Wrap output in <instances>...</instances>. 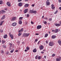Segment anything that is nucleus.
<instances>
[{"label": "nucleus", "mask_w": 61, "mask_h": 61, "mask_svg": "<svg viewBox=\"0 0 61 61\" xmlns=\"http://www.w3.org/2000/svg\"><path fill=\"white\" fill-rule=\"evenodd\" d=\"M29 33H24L23 34V36H25V37H28L29 36Z\"/></svg>", "instance_id": "1"}, {"label": "nucleus", "mask_w": 61, "mask_h": 61, "mask_svg": "<svg viewBox=\"0 0 61 61\" xmlns=\"http://www.w3.org/2000/svg\"><path fill=\"white\" fill-rule=\"evenodd\" d=\"M49 45L50 46H53L54 45V43L52 42H50L49 43Z\"/></svg>", "instance_id": "2"}, {"label": "nucleus", "mask_w": 61, "mask_h": 61, "mask_svg": "<svg viewBox=\"0 0 61 61\" xmlns=\"http://www.w3.org/2000/svg\"><path fill=\"white\" fill-rule=\"evenodd\" d=\"M60 31V30H58V29H56L55 30V33H57V32H59Z\"/></svg>", "instance_id": "3"}, {"label": "nucleus", "mask_w": 61, "mask_h": 61, "mask_svg": "<svg viewBox=\"0 0 61 61\" xmlns=\"http://www.w3.org/2000/svg\"><path fill=\"white\" fill-rule=\"evenodd\" d=\"M61 57L60 56H59V57L58 58H57L56 59V61H60L61 60Z\"/></svg>", "instance_id": "4"}, {"label": "nucleus", "mask_w": 61, "mask_h": 61, "mask_svg": "<svg viewBox=\"0 0 61 61\" xmlns=\"http://www.w3.org/2000/svg\"><path fill=\"white\" fill-rule=\"evenodd\" d=\"M7 5L8 6H11V3L9 2H7L6 3Z\"/></svg>", "instance_id": "5"}, {"label": "nucleus", "mask_w": 61, "mask_h": 61, "mask_svg": "<svg viewBox=\"0 0 61 61\" xmlns=\"http://www.w3.org/2000/svg\"><path fill=\"white\" fill-rule=\"evenodd\" d=\"M39 48L40 50H43V48H44L43 47V46L42 45H41L39 47Z\"/></svg>", "instance_id": "6"}, {"label": "nucleus", "mask_w": 61, "mask_h": 61, "mask_svg": "<svg viewBox=\"0 0 61 61\" xmlns=\"http://www.w3.org/2000/svg\"><path fill=\"white\" fill-rule=\"evenodd\" d=\"M41 27H42V26L41 25H38L37 26V28L38 29H40Z\"/></svg>", "instance_id": "7"}, {"label": "nucleus", "mask_w": 61, "mask_h": 61, "mask_svg": "<svg viewBox=\"0 0 61 61\" xmlns=\"http://www.w3.org/2000/svg\"><path fill=\"white\" fill-rule=\"evenodd\" d=\"M55 26H60L61 25L60 24H57L56 23L55 24Z\"/></svg>", "instance_id": "8"}, {"label": "nucleus", "mask_w": 61, "mask_h": 61, "mask_svg": "<svg viewBox=\"0 0 61 61\" xmlns=\"http://www.w3.org/2000/svg\"><path fill=\"white\" fill-rule=\"evenodd\" d=\"M16 24L17 23L16 22H14L12 23V25L13 26H15L16 25Z\"/></svg>", "instance_id": "9"}, {"label": "nucleus", "mask_w": 61, "mask_h": 61, "mask_svg": "<svg viewBox=\"0 0 61 61\" xmlns=\"http://www.w3.org/2000/svg\"><path fill=\"white\" fill-rule=\"evenodd\" d=\"M9 35H10V37H11V39H13V36H14L12 34L11 35L10 34Z\"/></svg>", "instance_id": "10"}, {"label": "nucleus", "mask_w": 61, "mask_h": 61, "mask_svg": "<svg viewBox=\"0 0 61 61\" xmlns=\"http://www.w3.org/2000/svg\"><path fill=\"white\" fill-rule=\"evenodd\" d=\"M16 17H13L12 18V20L13 21H14L15 20H16Z\"/></svg>", "instance_id": "11"}, {"label": "nucleus", "mask_w": 61, "mask_h": 61, "mask_svg": "<svg viewBox=\"0 0 61 61\" xmlns=\"http://www.w3.org/2000/svg\"><path fill=\"white\" fill-rule=\"evenodd\" d=\"M58 43L59 44V45H61V41L60 40H59L57 41Z\"/></svg>", "instance_id": "12"}, {"label": "nucleus", "mask_w": 61, "mask_h": 61, "mask_svg": "<svg viewBox=\"0 0 61 61\" xmlns=\"http://www.w3.org/2000/svg\"><path fill=\"white\" fill-rule=\"evenodd\" d=\"M27 11H28V9H25L24 11V13L25 14L27 12Z\"/></svg>", "instance_id": "13"}, {"label": "nucleus", "mask_w": 61, "mask_h": 61, "mask_svg": "<svg viewBox=\"0 0 61 61\" xmlns=\"http://www.w3.org/2000/svg\"><path fill=\"white\" fill-rule=\"evenodd\" d=\"M54 5L53 4L51 5V8L52 9H55V7L54 6Z\"/></svg>", "instance_id": "14"}, {"label": "nucleus", "mask_w": 61, "mask_h": 61, "mask_svg": "<svg viewBox=\"0 0 61 61\" xmlns=\"http://www.w3.org/2000/svg\"><path fill=\"white\" fill-rule=\"evenodd\" d=\"M29 6V4H26L24 5L25 7H28Z\"/></svg>", "instance_id": "15"}, {"label": "nucleus", "mask_w": 61, "mask_h": 61, "mask_svg": "<svg viewBox=\"0 0 61 61\" xmlns=\"http://www.w3.org/2000/svg\"><path fill=\"white\" fill-rule=\"evenodd\" d=\"M5 17V15H3L2 16V17L1 18V19H2V20H3V19H4Z\"/></svg>", "instance_id": "16"}, {"label": "nucleus", "mask_w": 61, "mask_h": 61, "mask_svg": "<svg viewBox=\"0 0 61 61\" xmlns=\"http://www.w3.org/2000/svg\"><path fill=\"white\" fill-rule=\"evenodd\" d=\"M56 36L55 35H53L51 37L52 38H53V39H54V38H56Z\"/></svg>", "instance_id": "17"}, {"label": "nucleus", "mask_w": 61, "mask_h": 61, "mask_svg": "<svg viewBox=\"0 0 61 61\" xmlns=\"http://www.w3.org/2000/svg\"><path fill=\"white\" fill-rule=\"evenodd\" d=\"M37 13V11L36 10H33V13L34 14H36Z\"/></svg>", "instance_id": "18"}, {"label": "nucleus", "mask_w": 61, "mask_h": 61, "mask_svg": "<svg viewBox=\"0 0 61 61\" xmlns=\"http://www.w3.org/2000/svg\"><path fill=\"white\" fill-rule=\"evenodd\" d=\"M46 4L47 5H50V3L49 1H47L46 2Z\"/></svg>", "instance_id": "19"}, {"label": "nucleus", "mask_w": 61, "mask_h": 61, "mask_svg": "<svg viewBox=\"0 0 61 61\" xmlns=\"http://www.w3.org/2000/svg\"><path fill=\"white\" fill-rule=\"evenodd\" d=\"M19 6H22V3L20 2L19 4Z\"/></svg>", "instance_id": "20"}, {"label": "nucleus", "mask_w": 61, "mask_h": 61, "mask_svg": "<svg viewBox=\"0 0 61 61\" xmlns=\"http://www.w3.org/2000/svg\"><path fill=\"white\" fill-rule=\"evenodd\" d=\"M42 56H38V60H40V59H41V58H42Z\"/></svg>", "instance_id": "21"}, {"label": "nucleus", "mask_w": 61, "mask_h": 61, "mask_svg": "<svg viewBox=\"0 0 61 61\" xmlns=\"http://www.w3.org/2000/svg\"><path fill=\"white\" fill-rule=\"evenodd\" d=\"M7 36V35L5 34L4 36H3V38H6V37Z\"/></svg>", "instance_id": "22"}, {"label": "nucleus", "mask_w": 61, "mask_h": 61, "mask_svg": "<svg viewBox=\"0 0 61 61\" xmlns=\"http://www.w3.org/2000/svg\"><path fill=\"white\" fill-rule=\"evenodd\" d=\"M29 12V13H31V14L33 13V10H30Z\"/></svg>", "instance_id": "23"}, {"label": "nucleus", "mask_w": 61, "mask_h": 61, "mask_svg": "<svg viewBox=\"0 0 61 61\" xmlns=\"http://www.w3.org/2000/svg\"><path fill=\"white\" fill-rule=\"evenodd\" d=\"M33 52L36 53V49H34L33 51Z\"/></svg>", "instance_id": "24"}, {"label": "nucleus", "mask_w": 61, "mask_h": 61, "mask_svg": "<svg viewBox=\"0 0 61 61\" xmlns=\"http://www.w3.org/2000/svg\"><path fill=\"white\" fill-rule=\"evenodd\" d=\"M1 14H3L4 12L5 13V10H2L1 11Z\"/></svg>", "instance_id": "25"}, {"label": "nucleus", "mask_w": 61, "mask_h": 61, "mask_svg": "<svg viewBox=\"0 0 61 61\" xmlns=\"http://www.w3.org/2000/svg\"><path fill=\"white\" fill-rule=\"evenodd\" d=\"M1 42H2V43L3 44H4L5 42V40H3Z\"/></svg>", "instance_id": "26"}, {"label": "nucleus", "mask_w": 61, "mask_h": 61, "mask_svg": "<svg viewBox=\"0 0 61 61\" xmlns=\"http://www.w3.org/2000/svg\"><path fill=\"white\" fill-rule=\"evenodd\" d=\"M22 22L21 20H19V24L20 25V24H22Z\"/></svg>", "instance_id": "27"}, {"label": "nucleus", "mask_w": 61, "mask_h": 61, "mask_svg": "<svg viewBox=\"0 0 61 61\" xmlns=\"http://www.w3.org/2000/svg\"><path fill=\"white\" fill-rule=\"evenodd\" d=\"M2 46L3 47V48H6V46L5 45H3Z\"/></svg>", "instance_id": "28"}, {"label": "nucleus", "mask_w": 61, "mask_h": 61, "mask_svg": "<svg viewBox=\"0 0 61 61\" xmlns=\"http://www.w3.org/2000/svg\"><path fill=\"white\" fill-rule=\"evenodd\" d=\"M48 34H46L45 35V37H47V36H48Z\"/></svg>", "instance_id": "29"}, {"label": "nucleus", "mask_w": 61, "mask_h": 61, "mask_svg": "<svg viewBox=\"0 0 61 61\" xmlns=\"http://www.w3.org/2000/svg\"><path fill=\"white\" fill-rule=\"evenodd\" d=\"M38 56H36L35 57V59H38Z\"/></svg>", "instance_id": "30"}, {"label": "nucleus", "mask_w": 61, "mask_h": 61, "mask_svg": "<svg viewBox=\"0 0 61 61\" xmlns=\"http://www.w3.org/2000/svg\"><path fill=\"white\" fill-rule=\"evenodd\" d=\"M23 18V17H21L19 18V20H22Z\"/></svg>", "instance_id": "31"}, {"label": "nucleus", "mask_w": 61, "mask_h": 61, "mask_svg": "<svg viewBox=\"0 0 61 61\" xmlns=\"http://www.w3.org/2000/svg\"><path fill=\"white\" fill-rule=\"evenodd\" d=\"M26 49L27 50H28L29 49V48L28 47V46H27L26 47Z\"/></svg>", "instance_id": "32"}, {"label": "nucleus", "mask_w": 61, "mask_h": 61, "mask_svg": "<svg viewBox=\"0 0 61 61\" xmlns=\"http://www.w3.org/2000/svg\"><path fill=\"white\" fill-rule=\"evenodd\" d=\"M2 3H3V1H2V0H1L0 1V5H1L2 4Z\"/></svg>", "instance_id": "33"}, {"label": "nucleus", "mask_w": 61, "mask_h": 61, "mask_svg": "<svg viewBox=\"0 0 61 61\" xmlns=\"http://www.w3.org/2000/svg\"><path fill=\"white\" fill-rule=\"evenodd\" d=\"M52 57H54V56H56V54H53L52 55Z\"/></svg>", "instance_id": "34"}, {"label": "nucleus", "mask_w": 61, "mask_h": 61, "mask_svg": "<svg viewBox=\"0 0 61 61\" xmlns=\"http://www.w3.org/2000/svg\"><path fill=\"white\" fill-rule=\"evenodd\" d=\"M9 45L10 46H12V44L11 43H9Z\"/></svg>", "instance_id": "35"}, {"label": "nucleus", "mask_w": 61, "mask_h": 61, "mask_svg": "<svg viewBox=\"0 0 61 61\" xmlns=\"http://www.w3.org/2000/svg\"><path fill=\"white\" fill-rule=\"evenodd\" d=\"M21 35L22 34L21 33H19V34H18V36H21Z\"/></svg>", "instance_id": "36"}, {"label": "nucleus", "mask_w": 61, "mask_h": 61, "mask_svg": "<svg viewBox=\"0 0 61 61\" xmlns=\"http://www.w3.org/2000/svg\"><path fill=\"white\" fill-rule=\"evenodd\" d=\"M57 12H58V11L57 10H56L54 13V14H56Z\"/></svg>", "instance_id": "37"}, {"label": "nucleus", "mask_w": 61, "mask_h": 61, "mask_svg": "<svg viewBox=\"0 0 61 61\" xmlns=\"http://www.w3.org/2000/svg\"><path fill=\"white\" fill-rule=\"evenodd\" d=\"M49 21H52V18H50L49 19Z\"/></svg>", "instance_id": "38"}, {"label": "nucleus", "mask_w": 61, "mask_h": 61, "mask_svg": "<svg viewBox=\"0 0 61 61\" xmlns=\"http://www.w3.org/2000/svg\"><path fill=\"white\" fill-rule=\"evenodd\" d=\"M4 22V21H2L1 22H0V23L1 24H3V23Z\"/></svg>", "instance_id": "39"}, {"label": "nucleus", "mask_w": 61, "mask_h": 61, "mask_svg": "<svg viewBox=\"0 0 61 61\" xmlns=\"http://www.w3.org/2000/svg\"><path fill=\"white\" fill-rule=\"evenodd\" d=\"M14 49H13V50H12L11 51H10L11 53H13V52H14Z\"/></svg>", "instance_id": "40"}, {"label": "nucleus", "mask_w": 61, "mask_h": 61, "mask_svg": "<svg viewBox=\"0 0 61 61\" xmlns=\"http://www.w3.org/2000/svg\"><path fill=\"white\" fill-rule=\"evenodd\" d=\"M21 30L22 32H23L24 31V30L23 29V28H22L20 30Z\"/></svg>", "instance_id": "41"}, {"label": "nucleus", "mask_w": 61, "mask_h": 61, "mask_svg": "<svg viewBox=\"0 0 61 61\" xmlns=\"http://www.w3.org/2000/svg\"><path fill=\"white\" fill-rule=\"evenodd\" d=\"M44 24H47V22L46 21H45L44 22Z\"/></svg>", "instance_id": "42"}, {"label": "nucleus", "mask_w": 61, "mask_h": 61, "mask_svg": "<svg viewBox=\"0 0 61 61\" xmlns=\"http://www.w3.org/2000/svg\"><path fill=\"white\" fill-rule=\"evenodd\" d=\"M52 32H54V33H55V30H52Z\"/></svg>", "instance_id": "43"}, {"label": "nucleus", "mask_w": 61, "mask_h": 61, "mask_svg": "<svg viewBox=\"0 0 61 61\" xmlns=\"http://www.w3.org/2000/svg\"><path fill=\"white\" fill-rule=\"evenodd\" d=\"M3 30H0V32H1V33H3Z\"/></svg>", "instance_id": "44"}, {"label": "nucleus", "mask_w": 61, "mask_h": 61, "mask_svg": "<svg viewBox=\"0 0 61 61\" xmlns=\"http://www.w3.org/2000/svg\"><path fill=\"white\" fill-rule=\"evenodd\" d=\"M27 16L28 17H29V15L28 14H27Z\"/></svg>", "instance_id": "45"}, {"label": "nucleus", "mask_w": 61, "mask_h": 61, "mask_svg": "<svg viewBox=\"0 0 61 61\" xmlns=\"http://www.w3.org/2000/svg\"><path fill=\"white\" fill-rule=\"evenodd\" d=\"M1 52L2 54L3 53H4V51H3L2 50L1 51Z\"/></svg>", "instance_id": "46"}, {"label": "nucleus", "mask_w": 61, "mask_h": 61, "mask_svg": "<svg viewBox=\"0 0 61 61\" xmlns=\"http://www.w3.org/2000/svg\"><path fill=\"white\" fill-rule=\"evenodd\" d=\"M31 24H34V22H33V21H31Z\"/></svg>", "instance_id": "47"}, {"label": "nucleus", "mask_w": 61, "mask_h": 61, "mask_svg": "<svg viewBox=\"0 0 61 61\" xmlns=\"http://www.w3.org/2000/svg\"><path fill=\"white\" fill-rule=\"evenodd\" d=\"M59 3H61V0H58Z\"/></svg>", "instance_id": "48"}, {"label": "nucleus", "mask_w": 61, "mask_h": 61, "mask_svg": "<svg viewBox=\"0 0 61 61\" xmlns=\"http://www.w3.org/2000/svg\"><path fill=\"white\" fill-rule=\"evenodd\" d=\"M4 10H6V11H7V8H5L4 9Z\"/></svg>", "instance_id": "49"}, {"label": "nucleus", "mask_w": 61, "mask_h": 61, "mask_svg": "<svg viewBox=\"0 0 61 61\" xmlns=\"http://www.w3.org/2000/svg\"><path fill=\"white\" fill-rule=\"evenodd\" d=\"M45 19H46V20H48V18H47L45 17Z\"/></svg>", "instance_id": "50"}, {"label": "nucleus", "mask_w": 61, "mask_h": 61, "mask_svg": "<svg viewBox=\"0 0 61 61\" xmlns=\"http://www.w3.org/2000/svg\"><path fill=\"white\" fill-rule=\"evenodd\" d=\"M44 58H45V59H46V56H44Z\"/></svg>", "instance_id": "51"}, {"label": "nucleus", "mask_w": 61, "mask_h": 61, "mask_svg": "<svg viewBox=\"0 0 61 61\" xmlns=\"http://www.w3.org/2000/svg\"><path fill=\"white\" fill-rule=\"evenodd\" d=\"M18 51V50H16L15 51V52H17Z\"/></svg>", "instance_id": "52"}, {"label": "nucleus", "mask_w": 61, "mask_h": 61, "mask_svg": "<svg viewBox=\"0 0 61 61\" xmlns=\"http://www.w3.org/2000/svg\"><path fill=\"white\" fill-rule=\"evenodd\" d=\"M32 7H34V6H35V5L34 4L32 5Z\"/></svg>", "instance_id": "53"}, {"label": "nucleus", "mask_w": 61, "mask_h": 61, "mask_svg": "<svg viewBox=\"0 0 61 61\" xmlns=\"http://www.w3.org/2000/svg\"><path fill=\"white\" fill-rule=\"evenodd\" d=\"M22 32V31H21V30H19V31L18 32H19V33L20 32Z\"/></svg>", "instance_id": "54"}, {"label": "nucleus", "mask_w": 61, "mask_h": 61, "mask_svg": "<svg viewBox=\"0 0 61 61\" xmlns=\"http://www.w3.org/2000/svg\"><path fill=\"white\" fill-rule=\"evenodd\" d=\"M46 44H48V41H46Z\"/></svg>", "instance_id": "55"}, {"label": "nucleus", "mask_w": 61, "mask_h": 61, "mask_svg": "<svg viewBox=\"0 0 61 61\" xmlns=\"http://www.w3.org/2000/svg\"><path fill=\"white\" fill-rule=\"evenodd\" d=\"M22 0H18V2H21V1Z\"/></svg>", "instance_id": "56"}, {"label": "nucleus", "mask_w": 61, "mask_h": 61, "mask_svg": "<svg viewBox=\"0 0 61 61\" xmlns=\"http://www.w3.org/2000/svg\"><path fill=\"white\" fill-rule=\"evenodd\" d=\"M35 41L36 42H37V39H35Z\"/></svg>", "instance_id": "57"}, {"label": "nucleus", "mask_w": 61, "mask_h": 61, "mask_svg": "<svg viewBox=\"0 0 61 61\" xmlns=\"http://www.w3.org/2000/svg\"><path fill=\"white\" fill-rule=\"evenodd\" d=\"M36 35H39V34H38V33H36Z\"/></svg>", "instance_id": "58"}, {"label": "nucleus", "mask_w": 61, "mask_h": 61, "mask_svg": "<svg viewBox=\"0 0 61 61\" xmlns=\"http://www.w3.org/2000/svg\"><path fill=\"white\" fill-rule=\"evenodd\" d=\"M44 18V15L42 17V19H43Z\"/></svg>", "instance_id": "59"}, {"label": "nucleus", "mask_w": 61, "mask_h": 61, "mask_svg": "<svg viewBox=\"0 0 61 61\" xmlns=\"http://www.w3.org/2000/svg\"><path fill=\"white\" fill-rule=\"evenodd\" d=\"M59 9L60 10H61V7H60L59 8Z\"/></svg>", "instance_id": "60"}, {"label": "nucleus", "mask_w": 61, "mask_h": 61, "mask_svg": "<svg viewBox=\"0 0 61 61\" xmlns=\"http://www.w3.org/2000/svg\"><path fill=\"white\" fill-rule=\"evenodd\" d=\"M25 52H27V50H25Z\"/></svg>", "instance_id": "61"}, {"label": "nucleus", "mask_w": 61, "mask_h": 61, "mask_svg": "<svg viewBox=\"0 0 61 61\" xmlns=\"http://www.w3.org/2000/svg\"><path fill=\"white\" fill-rule=\"evenodd\" d=\"M41 54H44V52H41Z\"/></svg>", "instance_id": "62"}, {"label": "nucleus", "mask_w": 61, "mask_h": 61, "mask_svg": "<svg viewBox=\"0 0 61 61\" xmlns=\"http://www.w3.org/2000/svg\"><path fill=\"white\" fill-rule=\"evenodd\" d=\"M17 43L18 44H19L20 43V42H19V41H18L17 42Z\"/></svg>", "instance_id": "63"}, {"label": "nucleus", "mask_w": 61, "mask_h": 61, "mask_svg": "<svg viewBox=\"0 0 61 61\" xmlns=\"http://www.w3.org/2000/svg\"><path fill=\"white\" fill-rule=\"evenodd\" d=\"M2 24V23H0V25H2V24Z\"/></svg>", "instance_id": "64"}]
</instances>
